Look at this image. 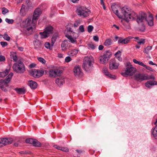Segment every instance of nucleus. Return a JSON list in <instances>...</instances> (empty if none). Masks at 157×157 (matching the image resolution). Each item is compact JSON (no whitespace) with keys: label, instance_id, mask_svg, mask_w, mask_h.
<instances>
[{"label":"nucleus","instance_id":"nucleus-43","mask_svg":"<svg viewBox=\"0 0 157 157\" xmlns=\"http://www.w3.org/2000/svg\"><path fill=\"white\" fill-rule=\"evenodd\" d=\"M94 29V27L92 25H89L88 27V31L89 33L91 32Z\"/></svg>","mask_w":157,"mask_h":157},{"label":"nucleus","instance_id":"nucleus-22","mask_svg":"<svg viewBox=\"0 0 157 157\" xmlns=\"http://www.w3.org/2000/svg\"><path fill=\"white\" fill-rule=\"evenodd\" d=\"M68 40H64L62 42L61 46L62 50L63 51H65L68 48Z\"/></svg>","mask_w":157,"mask_h":157},{"label":"nucleus","instance_id":"nucleus-50","mask_svg":"<svg viewBox=\"0 0 157 157\" xmlns=\"http://www.w3.org/2000/svg\"><path fill=\"white\" fill-rule=\"evenodd\" d=\"M5 60V57L2 56H0V62H4Z\"/></svg>","mask_w":157,"mask_h":157},{"label":"nucleus","instance_id":"nucleus-44","mask_svg":"<svg viewBox=\"0 0 157 157\" xmlns=\"http://www.w3.org/2000/svg\"><path fill=\"white\" fill-rule=\"evenodd\" d=\"M72 60L70 56H68L66 57L65 60L67 63H68Z\"/></svg>","mask_w":157,"mask_h":157},{"label":"nucleus","instance_id":"nucleus-34","mask_svg":"<svg viewBox=\"0 0 157 157\" xmlns=\"http://www.w3.org/2000/svg\"><path fill=\"white\" fill-rule=\"evenodd\" d=\"M112 44L111 40L110 39H106L104 43V44L105 46H109Z\"/></svg>","mask_w":157,"mask_h":157},{"label":"nucleus","instance_id":"nucleus-48","mask_svg":"<svg viewBox=\"0 0 157 157\" xmlns=\"http://www.w3.org/2000/svg\"><path fill=\"white\" fill-rule=\"evenodd\" d=\"M61 150L66 152H68L69 151V149L67 148L63 147H62Z\"/></svg>","mask_w":157,"mask_h":157},{"label":"nucleus","instance_id":"nucleus-62","mask_svg":"<svg viewBox=\"0 0 157 157\" xmlns=\"http://www.w3.org/2000/svg\"><path fill=\"white\" fill-rule=\"evenodd\" d=\"M72 2L74 3H77L79 0H71Z\"/></svg>","mask_w":157,"mask_h":157},{"label":"nucleus","instance_id":"nucleus-6","mask_svg":"<svg viewBox=\"0 0 157 157\" xmlns=\"http://www.w3.org/2000/svg\"><path fill=\"white\" fill-rule=\"evenodd\" d=\"M53 28L52 26L49 25L47 26L43 32L40 33V38L41 39L46 38L49 36L50 34L53 33Z\"/></svg>","mask_w":157,"mask_h":157},{"label":"nucleus","instance_id":"nucleus-53","mask_svg":"<svg viewBox=\"0 0 157 157\" xmlns=\"http://www.w3.org/2000/svg\"><path fill=\"white\" fill-rule=\"evenodd\" d=\"M36 66V64L34 63H33L30 64L29 65V67L31 68H33V67H35Z\"/></svg>","mask_w":157,"mask_h":157},{"label":"nucleus","instance_id":"nucleus-3","mask_svg":"<svg viewBox=\"0 0 157 157\" xmlns=\"http://www.w3.org/2000/svg\"><path fill=\"white\" fill-rule=\"evenodd\" d=\"M13 71L17 73H22L25 71L24 64L21 61H18L15 63L13 66Z\"/></svg>","mask_w":157,"mask_h":157},{"label":"nucleus","instance_id":"nucleus-5","mask_svg":"<svg viewBox=\"0 0 157 157\" xmlns=\"http://www.w3.org/2000/svg\"><path fill=\"white\" fill-rule=\"evenodd\" d=\"M92 57H85L82 65V67L86 71H89L92 69Z\"/></svg>","mask_w":157,"mask_h":157},{"label":"nucleus","instance_id":"nucleus-31","mask_svg":"<svg viewBox=\"0 0 157 157\" xmlns=\"http://www.w3.org/2000/svg\"><path fill=\"white\" fill-rule=\"evenodd\" d=\"M10 71V69H6L5 71L3 72H1L0 73V77H4L8 75Z\"/></svg>","mask_w":157,"mask_h":157},{"label":"nucleus","instance_id":"nucleus-30","mask_svg":"<svg viewBox=\"0 0 157 157\" xmlns=\"http://www.w3.org/2000/svg\"><path fill=\"white\" fill-rule=\"evenodd\" d=\"M152 132L154 137L157 139V126L152 129Z\"/></svg>","mask_w":157,"mask_h":157},{"label":"nucleus","instance_id":"nucleus-57","mask_svg":"<svg viewBox=\"0 0 157 157\" xmlns=\"http://www.w3.org/2000/svg\"><path fill=\"white\" fill-rule=\"evenodd\" d=\"M104 48L103 46L102 45H100L98 47V49L100 50H102Z\"/></svg>","mask_w":157,"mask_h":157},{"label":"nucleus","instance_id":"nucleus-40","mask_svg":"<svg viewBox=\"0 0 157 157\" xmlns=\"http://www.w3.org/2000/svg\"><path fill=\"white\" fill-rule=\"evenodd\" d=\"M2 13L4 15H5V14L9 12V10L8 9L5 7H3L2 9Z\"/></svg>","mask_w":157,"mask_h":157},{"label":"nucleus","instance_id":"nucleus-17","mask_svg":"<svg viewBox=\"0 0 157 157\" xmlns=\"http://www.w3.org/2000/svg\"><path fill=\"white\" fill-rule=\"evenodd\" d=\"M12 142V140L10 138H3L0 139V147L6 145L10 144Z\"/></svg>","mask_w":157,"mask_h":157},{"label":"nucleus","instance_id":"nucleus-8","mask_svg":"<svg viewBox=\"0 0 157 157\" xmlns=\"http://www.w3.org/2000/svg\"><path fill=\"white\" fill-rule=\"evenodd\" d=\"M121 12L124 16V18L122 21V22L125 20L128 21L127 17L129 15H132L134 17L136 16L134 12L131 11L126 6L122 8Z\"/></svg>","mask_w":157,"mask_h":157},{"label":"nucleus","instance_id":"nucleus-49","mask_svg":"<svg viewBox=\"0 0 157 157\" xmlns=\"http://www.w3.org/2000/svg\"><path fill=\"white\" fill-rule=\"evenodd\" d=\"M79 29L80 32H83L84 31V27L83 25H80L79 26Z\"/></svg>","mask_w":157,"mask_h":157},{"label":"nucleus","instance_id":"nucleus-45","mask_svg":"<svg viewBox=\"0 0 157 157\" xmlns=\"http://www.w3.org/2000/svg\"><path fill=\"white\" fill-rule=\"evenodd\" d=\"M0 44L3 48L5 47L8 45V44L6 42L1 41L0 42Z\"/></svg>","mask_w":157,"mask_h":157},{"label":"nucleus","instance_id":"nucleus-52","mask_svg":"<svg viewBox=\"0 0 157 157\" xmlns=\"http://www.w3.org/2000/svg\"><path fill=\"white\" fill-rule=\"evenodd\" d=\"M93 39L96 41H98L99 40V37L97 36H94L93 37Z\"/></svg>","mask_w":157,"mask_h":157},{"label":"nucleus","instance_id":"nucleus-9","mask_svg":"<svg viewBox=\"0 0 157 157\" xmlns=\"http://www.w3.org/2000/svg\"><path fill=\"white\" fill-rule=\"evenodd\" d=\"M44 70L43 69L40 70L33 69L29 71L30 74L32 76L35 78H38L44 74Z\"/></svg>","mask_w":157,"mask_h":157},{"label":"nucleus","instance_id":"nucleus-1","mask_svg":"<svg viewBox=\"0 0 157 157\" xmlns=\"http://www.w3.org/2000/svg\"><path fill=\"white\" fill-rule=\"evenodd\" d=\"M22 24L24 25V32L27 35H31L33 31L34 28L35 24V23H32V20L31 19L28 18H27L25 21H23Z\"/></svg>","mask_w":157,"mask_h":157},{"label":"nucleus","instance_id":"nucleus-46","mask_svg":"<svg viewBox=\"0 0 157 157\" xmlns=\"http://www.w3.org/2000/svg\"><path fill=\"white\" fill-rule=\"evenodd\" d=\"M88 46L90 48L92 49H94L96 47V46H94L93 44L92 43L89 44H88Z\"/></svg>","mask_w":157,"mask_h":157},{"label":"nucleus","instance_id":"nucleus-32","mask_svg":"<svg viewBox=\"0 0 157 157\" xmlns=\"http://www.w3.org/2000/svg\"><path fill=\"white\" fill-rule=\"evenodd\" d=\"M10 56V58L13 59L14 61L16 62L17 60V57L16 54L14 52L11 53Z\"/></svg>","mask_w":157,"mask_h":157},{"label":"nucleus","instance_id":"nucleus-4","mask_svg":"<svg viewBox=\"0 0 157 157\" xmlns=\"http://www.w3.org/2000/svg\"><path fill=\"white\" fill-rule=\"evenodd\" d=\"M13 74V73H10L4 80L2 79L0 80V87L2 90L5 92H6L7 90L6 89L4 86H7L8 84L10 81Z\"/></svg>","mask_w":157,"mask_h":157},{"label":"nucleus","instance_id":"nucleus-11","mask_svg":"<svg viewBox=\"0 0 157 157\" xmlns=\"http://www.w3.org/2000/svg\"><path fill=\"white\" fill-rule=\"evenodd\" d=\"M136 71V68L133 67L132 65H128L126 66L125 72H122L121 74L124 76L128 75H132Z\"/></svg>","mask_w":157,"mask_h":157},{"label":"nucleus","instance_id":"nucleus-14","mask_svg":"<svg viewBox=\"0 0 157 157\" xmlns=\"http://www.w3.org/2000/svg\"><path fill=\"white\" fill-rule=\"evenodd\" d=\"M25 142L27 143L32 144L33 146L40 147L41 145V144L37 140L32 138L27 139L25 140Z\"/></svg>","mask_w":157,"mask_h":157},{"label":"nucleus","instance_id":"nucleus-56","mask_svg":"<svg viewBox=\"0 0 157 157\" xmlns=\"http://www.w3.org/2000/svg\"><path fill=\"white\" fill-rule=\"evenodd\" d=\"M39 35L38 34H35L34 35L33 38L34 39L36 40H37V39L38 38Z\"/></svg>","mask_w":157,"mask_h":157},{"label":"nucleus","instance_id":"nucleus-42","mask_svg":"<svg viewBox=\"0 0 157 157\" xmlns=\"http://www.w3.org/2000/svg\"><path fill=\"white\" fill-rule=\"evenodd\" d=\"M5 21L9 24H12L14 21L13 20L7 18H6L5 19Z\"/></svg>","mask_w":157,"mask_h":157},{"label":"nucleus","instance_id":"nucleus-10","mask_svg":"<svg viewBox=\"0 0 157 157\" xmlns=\"http://www.w3.org/2000/svg\"><path fill=\"white\" fill-rule=\"evenodd\" d=\"M111 55V53L109 51H106L104 54L103 55L99 57V59L100 62L101 63L106 64L108 63Z\"/></svg>","mask_w":157,"mask_h":157},{"label":"nucleus","instance_id":"nucleus-33","mask_svg":"<svg viewBox=\"0 0 157 157\" xmlns=\"http://www.w3.org/2000/svg\"><path fill=\"white\" fill-rule=\"evenodd\" d=\"M154 85V83L152 81H149L145 83V86L148 88L151 87V86Z\"/></svg>","mask_w":157,"mask_h":157},{"label":"nucleus","instance_id":"nucleus-12","mask_svg":"<svg viewBox=\"0 0 157 157\" xmlns=\"http://www.w3.org/2000/svg\"><path fill=\"white\" fill-rule=\"evenodd\" d=\"M134 77L135 80L140 82L148 79V78L147 75L144 74L140 73H136L134 76Z\"/></svg>","mask_w":157,"mask_h":157},{"label":"nucleus","instance_id":"nucleus-18","mask_svg":"<svg viewBox=\"0 0 157 157\" xmlns=\"http://www.w3.org/2000/svg\"><path fill=\"white\" fill-rule=\"evenodd\" d=\"M74 75L76 77H80L83 75V72L82 71L80 67L78 66H75L74 69Z\"/></svg>","mask_w":157,"mask_h":157},{"label":"nucleus","instance_id":"nucleus-35","mask_svg":"<svg viewBox=\"0 0 157 157\" xmlns=\"http://www.w3.org/2000/svg\"><path fill=\"white\" fill-rule=\"evenodd\" d=\"M152 48V46H147V47L144 48V52L146 54H148L150 51L151 49Z\"/></svg>","mask_w":157,"mask_h":157},{"label":"nucleus","instance_id":"nucleus-41","mask_svg":"<svg viewBox=\"0 0 157 157\" xmlns=\"http://www.w3.org/2000/svg\"><path fill=\"white\" fill-rule=\"evenodd\" d=\"M145 39L143 38L140 39L137 43L139 44H144L145 43Z\"/></svg>","mask_w":157,"mask_h":157},{"label":"nucleus","instance_id":"nucleus-23","mask_svg":"<svg viewBox=\"0 0 157 157\" xmlns=\"http://www.w3.org/2000/svg\"><path fill=\"white\" fill-rule=\"evenodd\" d=\"M65 36L70 40V41L73 44H77V41L75 39H74L72 36L67 33L65 34Z\"/></svg>","mask_w":157,"mask_h":157},{"label":"nucleus","instance_id":"nucleus-55","mask_svg":"<svg viewBox=\"0 0 157 157\" xmlns=\"http://www.w3.org/2000/svg\"><path fill=\"white\" fill-rule=\"evenodd\" d=\"M54 147L55 148H56L58 150H61V147H61L58 146L57 145H54Z\"/></svg>","mask_w":157,"mask_h":157},{"label":"nucleus","instance_id":"nucleus-59","mask_svg":"<svg viewBox=\"0 0 157 157\" xmlns=\"http://www.w3.org/2000/svg\"><path fill=\"white\" fill-rule=\"evenodd\" d=\"M68 26H67V32H72V31L71 30V27H69V29H68Z\"/></svg>","mask_w":157,"mask_h":157},{"label":"nucleus","instance_id":"nucleus-47","mask_svg":"<svg viewBox=\"0 0 157 157\" xmlns=\"http://www.w3.org/2000/svg\"><path fill=\"white\" fill-rule=\"evenodd\" d=\"M115 56L116 58L117 56H121V52L120 51H118L115 54Z\"/></svg>","mask_w":157,"mask_h":157},{"label":"nucleus","instance_id":"nucleus-54","mask_svg":"<svg viewBox=\"0 0 157 157\" xmlns=\"http://www.w3.org/2000/svg\"><path fill=\"white\" fill-rule=\"evenodd\" d=\"M145 67L150 71H153V69L152 68L147 65H146V67Z\"/></svg>","mask_w":157,"mask_h":157},{"label":"nucleus","instance_id":"nucleus-7","mask_svg":"<svg viewBox=\"0 0 157 157\" xmlns=\"http://www.w3.org/2000/svg\"><path fill=\"white\" fill-rule=\"evenodd\" d=\"M76 13L78 15L84 17H87L90 13V11L83 6H80L77 8Z\"/></svg>","mask_w":157,"mask_h":157},{"label":"nucleus","instance_id":"nucleus-2","mask_svg":"<svg viewBox=\"0 0 157 157\" xmlns=\"http://www.w3.org/2000/svg\"><path fill=\"white\" fill-rule=\"evenodd\" d=\"M136 19L137 22L138 23L146 21L149 26H152L153 25V18L151 14H150L146 18V14L144 13H142L138 16L137 15Z\"/></svg>","mask_w":157,"mask_h":157},{"label":"nucleus","instance_id":"nucleus-36","mask_svg":"<svg viewBox=\"0 0 157 157\" xmlns=\"http://www.w3.org/2000/svg\"><path fill=\"white\" fill-rule=\"evenodd\" d=\"M44 46L45 47L50 50L52 49V46L50 45V43L48 42H46L45 43Z\"/></svg>","mask_w":157,"mask_h":157},{"label":"nucleus","instance_id":"nucleus-16","mask_svg":"<svg viewBox=\"0 0 157 157\" xmlns=\"http://www.w3.org/2000/svg\"><path fill=\"white\" fill-rule=\"evenodd\" d=\"M61 71L57 69H50L49 71V77H56L58 74L60 73Z\"/></svg>","mask_w":157,"mask_h":157},{"label":"nucleus","instance_id":"nucleus-27","mask_svg":"<svg viewBox=\"0 0 157 157\" xmlns=\"http://www.w3.org/2000/svg\"><path fill=\"white\" fill-rule=\"evenodd\" d=\"M78 51L77 49L72 50L68 52V54L69 56H73L76 55L78 53Z\"/></svg>","mask_w":157,"mask_h":157},{"label":"nucleus","instance_id":"nucleus-51","mask_svg":"<svg viewBox=\"0 0 157 157\" xmlns=\"http://www.w3.org/2000/svg\"><path fill=\"white\" fill-rule=\"evenodd\" d=\"M101 1V5L103 7V9L104 10H105L106 9V7L105 5V3L104 2V0H100Z\"/></svg>","mask_w":157,"mask_h":157},{"label":"nucleus","instance_id":"nucleus-19","mask_svg":"<svg viewBox=\"0 0 157 157\" xmlns=\"http://www.w3.org/2000/svg\"><path fill=\"white\" fill-rule=\"evenodd\" d=\"M33 44L35 49H40L41 48L42 44L40 40H34Z\"/></svg>","mask_w":157,"mask_h":157},{"label":"nucleus","instance_id":"nucleus-39","mask_svg":"<svg viewBox=\"0 0 157 157\" xmlns=\"http://www.w3.org/2000/svg\"><path fill=\"white\" fill-rule=\"evenodd\" d=\"M3 38L5 40L7 41H9L10 40V37L8 35L7 33H5L4 34L3 36Z\"/></svg>","mask_w":157,"mask_h":157},{"label":"nucleus","instance_id":"nucleus-37","mask_svg":"<svg viewBox=\"0 0 157 157\" xmlns=\"http://www.w3.org/2000/svg\"><path fill=\"white\" fill-rule=\"evenodd\" d=\"M58 36L57 34L56 33L53 34L52 38V43L53 44H54Z\"/></svg>","mask_w":157,"mask_h":157},{"label":"nucleus","instance_id":"nucleus-64","mask_svg":"<svg viewBox=\"0 0 157 157\" xmlns=\"http://www.w3.org/2000/svg\"><path fill=\"white\" fill-rule=\"evenodd\" d=\"M140 65L144 67H146V65H145L143 62H141Z\"/></svg>","mask_w":157,"mask_h":157},{"label":"nucleus","instance_id":"nucleus-21","mask_svg":"<svg viewBox=\"0 0 157 157\" xmlns=\"http://www.w3.org/2000/svg\"><path fill=\"white\" fill-rule=\"evenodd\" d=\"M28 85L33 89H35L37 86V84L36 82L31 80L29 82Z\"/></svg>","mask_w":157,"mask_h":157},{"label":"nucleus","instance_id":"nucleus-24","mask_svg":"<svg viewBox=\"0 0 157 157\" xmlns=\"http://www.w3.org/2000/svg\"><path fill=\"white\" fill-rule=\"evenodd\" d=\"M14 90L19 94H24L26 92V90L23 88H16Z\"/></svg>","mask_w":157,"mask_h":157},{"label":"nucleus","instance_id":"nucleus-26","mask_svg":"<svg viewBox=\"0 0 157 157\" xmlns=\"http://www.w3.org/2000/svg\"><path fill=\"white\" fill-rule=\"evenodd\" d=\"M134 13L135 15H136V16L134 17V16H133L132 15H129L127 17V18L128 19V21H127V20H125V21L127 22H128L129 21H132L136 19V18L137 17V14L135 12Z\"/></svg>","mask_w":157,"mask_h":157},{"label":"nucleus","instance_id":"nucleus-25","mask_svg":"<svg viewBox=\"0 0 157 157\" xmlns=\"http://www.w3.org/2000/svg\"><path fill=\"white\" fill-rule=\"evenodd\" d=\"M64 82V80L63 78H57L56 80V83L58 86H60Z\"/></svg>","mask_w":157,"mask_h":157},{"label":"nucleus","instance_id":"nucleus-20","mask_svg":"<svg viewBox=\"0 0 157 157\" xmlns=\"http://www.w3.org/2000/svg\"><path fill=\"white\" fill-rule=\"evenodd\" d=\"M119 64L117 63L114 60H113L110 63L109 67L111 70L116 69L117 68Z\"/></svg>","mask_w":157,"mask_h":157},{"label":"nucleus","instance_id":"nucleus-13","mask_svg":"<svg viewBox=\"0 0 157 157\" xmlns=\"http://www.w3.org/2000/svg\"><path fill=\"white\" fill-rule=\"evenodd\" d=\"M41 13L40 9L38 8H36L34 12L32 20V23H35V24L36 22V20L38 19Z\"/></svg>","mask_w":157,"mask_h":157},{"label":"nucleus","instance_id":"nucleus-63","mask_svg":"<svg viewBox=\"0 0 157 157\" xmlns=\"http://www.w3.org/2000/svg\"><path fill=\"white\" fill-rule=\"evenodd\" d=\"M133 62H134L135 63H136V64H137L138 62V61L136 59H133Z\"/></svg>","mask_w":157,"mask_h":157},{"label":"nucleus","instance_id":"nucleus-38","mask_svg":"<svg viewBox=\"0 0 157 157\" xmlns=\"http://www.w3.org/2000/svg\"><path fill=\"white\" fill-rule=\"evenodd\" d=\"M37 59L40 62L43 64H45L46 63V60L44 58L41 57H38Z\"/></svg>","mask_w":157,"mask_h":157},{"label":"nucleus","instance_id":"nucleus-61","mask_svg":"<svg viewBox=\"0 0 157 157\" xmlns=\"http://www.w3.org/2000/svg\"><path fill=\"white\" fill-rule=\"evenodd\" d=\"M18 48L21 51H22L23 50V48L22 47H18Z\"/></svg>","mask_w":157,"mask_h":157},{"label":"nucleus","instance_id":"nucleus-29","mask_svg":"<svg viewBox=\"0 0 157 157\" xmlns=\"http://www.w3.org/2000/svg\"><path fill=\"white\" fill-rule=\"evenodd\" d=\"M111 7L113 13L116 14L117 16L120 17L118 11L116 7L114 6H112Z\"/></svg>","mask_w":157,"mask_h":157},{"label":"nucleus","instance_id":"nucleus-15","mask_svg":"<svg viewBox=\"0 0 157 157\" xmlns=\"http://www.w3.org/2000/svg\"><path fill=\"white\" fill-rule=\"evenodd\" d=\"M132 38L131 36H128L127 37L125 38L124 39H123V38L119 37L117 36H116L115 37V39L117 40L118 39V44H127L130 40Z\"/></svg>","mask_w":157,"mask_h":157},{"label":"nucleus","instance_id":"nucleus-28","mask_svg":"<svg viewBox=\"0 0 157 157\" xmlns=\"http://www.w3.org/2000/svg\"><path fill=\"white\" fill-rule=\"evenodd\" d=\"M103 72L105 73V74L106 75L108 76L109 77L113 78L114 79L116 77L114 75H112L110 74L109 73L107 69L106 68H105L103 70Z\"/></svg>","mask_w":157,"mask_h":157},{"label":"nucleus","instance_id":"nucleus-60","mask_svg":"<svg viewBox=\"0 0 157 157\" xmlns=\"http://www.w3.org/2000/svg\"><path fill=\"white\" fill-rule=\"evenodd\" d=\"M149 64H151V65H156L157 66V65L156 64H155V63H154L152 61H150L149 62Z\"/></svg>","mask_w":157,"mask_h":157},{"label":"nucleus","instance_id":"nucleus-58","mask_svg":"<svg viewBox=\"0 0 157 157\" xmlns=\"http://www.w3.org/2000/svg\"><path fill=\"white\" fill-rule=\"evenodd\" d=\"M63 55L61 53H58V57L59 58H62L63 57Z\"/></svg>","mask_w":157,"mask_h":157}]
</instances>
